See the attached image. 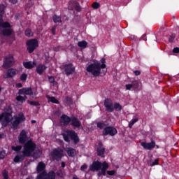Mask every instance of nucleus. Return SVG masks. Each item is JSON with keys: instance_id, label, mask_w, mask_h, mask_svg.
<instances>
[{"instance_id": "obj_3", "label": "nucleus", "mask_w": 179, "mask_h": 179, "mask_svg": "<svg viewBox=\"0 0 179 179\" xmlns=\"http://www.w3.org/2000/svg\"><path fill=\"white\" fill-rule=\"evenodd\" d=\"M108 169V164L104 162L101 163L99 161L94 162L92 164V166H90L91 171H99L101 170L100 172L98 173V176L100 177L101 176H106V171Z\"/></svg>"}, {"instance_id": "obj_58", "label": "nucleus", "mask_w": 179, "mask_h": 179, "mask_svg": "<svg viewBox=\"0 0 179 179\" xmlns=\"http://www.w3.org/2000/svg\"><path fill=\"white\" fill-rule=\"evenodd\" d=\"M35 122H36V120H31L32 124H35Z\"/></svg>"}, {"instance_id": "obj_51", "label": "nucleus", "mask_w": 179, "mask_h": 179, "mask_svg": "<svg viewBox=\"0 0 179 179\" xmlns=\"http://www.w3.org/2000/svg\"><path fill=\"white\" fill-rule=\"evenodd\" d=\"M173 51V52H176V54H178L179 48H175Z\"/></svg>"}, {"instance_id": "obj_27", "label": "nucleus", "mask_w": 179, "mask_h": 179, "mask_svg": "<svg viewBox=\"0 0 179 179\" xmlns=\"http://www.w3.org/2000/svg\"><path fill=\"white\" fill-rule=\"evenodd\" d=\"M8 27H10V24L8 22H2V18L0 17V29L3 30V29H6Z\"/></svg>"}, {"instance_id": "obj_38", "label": "nucleus", "mask_w": 179, "mask_h": 179, "mask_svg": "<svg viewBox=\"0 0 179 179\" xmlns=\"http://www.w3.org/2000/svg\"><path fill=\"white\" fill-rule=\"evenodd\" d=\"M12 150H14L15 152H19V150H22V146L21 145H17V146H13Z\"/></svg>"}, {"instance_id": "obj_61", "label": "nucleus", "mask_w": 179, "mask_h": 179, "mask_svg": "<svg viewBox=\"0 0 179 179\" xmlns=\"http://www.w3.org/2000/svg\"><path fill=\"white\" fill-rule=\"evenodd\" d=\"M73 179H78V178L73 177Z\"/></svg>"}, {"instance_id": "obj_17", "label": "nucleus", "mask_w": 179, "mask_h": 179, "mask_svg": "<svg viewBox=\"0 0 179 179\" xmlns=\"http://www.w3.org/2000/svg\"><path fill=\"white\" fill-rule=\"evenodd\" d=\"M141 145L144 148V149H146L147 150H152V149L156 146V143H155V141H152L151 143L142 142Z\"/></svg>"}, {"instance_id": "obj_32", "label": "nucleus", "mask_w": 179, "mask_h": 179, "mask_svg": "<svg viewBox=\"0 0 179 179\" xmlns=\"http://www.w3.org/2000/svg\"><path fill=\"white\" fill-rule=\"evenodd\" d=\"M53 22L55 23H62V19L59 16L55 15L53 17Z\"/></svg>"}, {"instance_id": "obj_10", "label": "nucleus", "mask_w": 179, "mask_h": 179, "mask_svg": "<svg viewBox=\"0 0 179 179\" xmlns=\"http://www.w3.org/2000/svg\"><path fill=\"white\" fill-rule=\"evenodd\" d=\"M62 69L64 70L65 74L67 76H69V75H72V73L75 72V67H73V65H72V64H63L62 66Z\"/></svg>"}, {"instance_id": "obj_57", "label": "nucleus", "mask_w": 179, "mask_h": 179, "mask_svg": "<svg viewBox=\"0 0 179 179\" xmlns=\"http://www.w3.org/2000/svg\"><path fill=\"white\" fill-rule=\"evenodd\" d=\"M34 159H37L38 157H36V155H32Z\"/></svg>"}, {"instance_id": "obj_8", "label": "nucleus", "mask_w": 179, "mask_h": 179, "mask_svg": "<svg viewBox=\"0 0 179 179\" xmlns=\"http://www.w3.org/2000/svg\"><path fill=\"white\" fill-rule=\"evenodd\" d=\"M68 8L69 10H76L77 12H80L82 10L80 4L74 0H71L69 2Z\"/></svg>"}, {"instance_id": "obj_39", "label": "nucleus", "mask_w": 179, "mask_h": 179, "mask_svg": "<svg viewBox=\"0 0 179 179\" xmlns=\"http://www.w3.org/2000/svg\"><path fill=\"white\" fill-rule=\"evenodd\" d=\"M2 174L4 179H9V176L8 175V171L3 170L2 171Z\"/></svg>"}, {"instance_id": "obj_44", "label": "nucleus", "mask_w": 179, "mask_h": 179, "mask_svg": "<svg viewBox=\"0 0 179 179\" xmlns=\"http://www.w3.org/2000/svg\"><path fill=\"white\" fill-rule=\"evenodd\" d=\"M5 156H6L5 151H0V159H4Z\"/></svg>"}, {"instance_id": "obj_36", "label": "nucleus", "mask_w": 179, "mask_h": 179, "mask_svg": "<svg viewBox=\"0 0 179 179\" xmlns=\"http://www.w3.org/2000/svg\"><path fill=\"white\" fill-rule=\"evenodd\" d=\"M135 122H138V118L133 119L130 121V123L129 124V128H132Z\"/></svg>"}, {"instance_id": "obj_12", "label": "nucleus", "mask_w": 179, "mask_h": 179, "mask_svg": "<svg viewBox=\"0 0 179 179\" xmlns=\"http://www.w3.org/2000/svg\"><path fill=\"white\" fill-rule=\"evenodd\" d=\"M104 106L106 111H108L109 113H113V111H114V103L111 99H105Z\"/></svg>"}, {"instance_id": "obj_62", "label": "nucleus", "mask_w": 179, "mask_h": 179, "mask_svg": "<svg viewBox=\"0 0 179 179\" xmlns=\"http://www.w3.org/2000/svg\"><path fill=\"white\" fill-rule=\"evenodd\" d=\"M27 179H30V178H27Z\"/></svg>"}, {"instance_id": "obj_7", "label": "nucleus", "mask_w": 179, "mask_h": 179, "mask_svg": "<svg viewBox=\"0 0 179 179\" xmlns=\"http://www.w3.org/2000/svg\"><path fill=\"white\" fill-rule=\"evenodd\" d=\"M64 157V150L61 148L55 149L52 153V157L53 160H57L59 162L61 159Z\"/></svg>"}, {"instance_id": "obj_6", "label": "nucleus", "mask_w": 179, "mask_h": 179, "mask_svg": "<svg viewBox=\"0 0 179 179\" xmlns=\"http://www.w3.org/2000/svg\"><path fill=\"white\" fill-rule=\"evenodd\" d=\"M28 52L31 54L38 47V42L36 39H31L27 42Z\"/></svg>"}, {"instance_id": "obj_56", "label": "nucleus", "mask_w": 179, "mask_h": 179, "mask_svg": "<svg viewBox=\"0 0 179 179\" xmlns=\"http://www.w3.org/2000/svg\"><path fill=\"white\" fill-rule=\"evenodd\" d=\"M61 165H62V167H65V162H62V164H61Z\"/></svg>"}, {"instance_id": "obj_26", "label": "nucleus", "mask_w": 179, "mask_h": 179, "mask_svg": "<svg viewBox=\"0 0 179 179\" xmlns=\"http://www.w3.org/2000/svg\"><path fill=\"white\" fill-rule=\"evenodd\" d=\"M45 169V164L44 162H41L38 163L37 168H36V171L37 173H41V171H44V169Z\"/></svg>"}, {"instance_id": "obj_29", "label": "nucleus", "mask_w": 179, "mask_h": 179, "mask_svg": "<svg viewBox=\"0 0 179 179\" xmlns=\"http://www.w3.org/2000/svg\"><path fill=\"white\" fill-rule=\"evenodd\" d=\"M1 33L3 36H10L12 34V29H1Z\"/></svg>"}, {"instance_id": "obj_37", "label": "nucleus", "mask_w": 179, "mask_h": 179, "mask_svg": "<svg viewBox=\"0 0 179 179\" xmlns=\"http://www.w3.org/2000/svg\"><path fill=\"white\" fill-rule=\"evenodd\" d=\"M25 35L27 36V37H31L33 36V32L31 31V29H27L25 31Z\"/></svg>"}, {"instance_id": "obj_35", "label": "nucleus", "mask_w": 179, "mask_h": 179, "mask_svg": "<svg viewBox=\"0 0 179 179\" xmlns=\"http://www.w3.org/2000/svg\"><path fill=\"white\" fill-rule=\"evenodd\" d=\"M48 79H49V82L50 83H52L53 86H57V85H58V83L55 82V78H54V77L52 76L48 77Z\"/></svg>"}, {"instance_id": "obj_4", "label": "nucleus", "mask_w": 179, "mask_h": 179, "mask_svg": "<svg viewBox=\"0 0 179 179\" xmlns=\"http://www.w3.org/2000/svg\"><path fill=\"white\" fill-rule=\"evenodd\" d=\"M26 120L23 113H20L18 116H15L11 120V128L13 129H17V127H19V124L20 122H23Z\"/></svg>"}, {"instance_id": "obj_13", "label": "nucleus", "mask_w": 179, "mask_h": 179, "mask_svg": "<svg viewBox=\"0 0 179 179\" xmlns=\"http://www.w3.org/2000/svg\"><path fill=\"white\" fill-rule=\"evenodd\" d=\"M13 62H15V60L13 59V56L10 55L5 58L3 66V68H9L12 66V65H13Z\"/></svg>"}, {"instance_id": "obj_60", "label": "nucleus", "mask_w": 179, "mask_h": 179, "mask_svg": "<svg viewBox=\"0 0 179 179\" xmlns=\"http://www.w3.org/2000/svg\"><path fill=\"white\" fill-rule=\"evenodd\" d=\"M2 92V88L0 87V93Z\"/></svg>"}, {"instance_id": "obj_48", "label": "nucleus", "mask_w": 179, "mask_h": 179, "mask_svg": "<svg viewBox=\"0 0 179 179\" xmlns=\"http://www.w3.org/2000/svg\"><path fill=\"white\" fill-rule=\"evenodd\" d=\"M107 174H108V176H114L115 174V171H108Z\"/></svg>"}, {"instance_id": "obj_49", "label": "nucleus", "mask_w": 179, "mask_h": 179, "mask_svg": "<svg viewBox=\"0 0 179 179\" xmlns=\"http://www.w3.org/2000/svg\"><path fill=\"white\" fill-rule=\"evenodd\" d=\"M63 138L66 142H69V136L66 134H63Z\"/></svg>"}, {"instance_id": "obj_2", "label": "nucleus", "mask_w": 179, "mask_h": 179, "mask_svg": "<svg viewBox=\"0 0 179 179\" xmlns=\"http://www.w3.org/2000/svg\"><path fill=\"white\" fill-rule=\"evenodd\" d=\"M106 69V59L103 58L101 59V62H96L93 64H90L87 67V71L92 73L93 76H100L101 73V69Z\"/></svg>"}, {"instance_id": "obj_30", "label": "nucleus", "mask_w": 179, "mask_h": 179, "mask_svg": "<svg viewBox=\"0 0 179 179\" xmlns=\"http://www.w3.org/2000/svg\"><path fill=\"white\" fill-rule=\"evenodd\" d=\"M78 47H80V48H81V50H84V48H86V47H87V42H86L85 41H80L78 43Z\"/></svg>"}, {"instance_id": "obj_47", "label": "nucleus", "mask_w": 179, "mask_h": 179, "mask_svg": "<svg viewBox=\"0 0 179 179\" xmlns=\"http://www.w3.org/2000/svg\"><path fill=\"white\" fill-rule=\"evenodd\" d=\"M20 79L21 80H26V79H27V74H22L21 76H20Z\"/></svg>"}, {"instance_id": "obj_33", "label": "nucleus", "mask_w": 179, "mask_h": 179, "mask_svg": "<svg viewBox=\"0 0 179 179\" xmlns=\"http://www.w3.org/2000/svg\"><path fill=\"white\" fill-rule=\"evenodd\" d=\"M114 110H117V111H121L122 110V106L118 103H115L113 106Z\"/></svg>"}, {"instance_id": "obj_18", "label": "nucleus", "mask_w": 179, "mask_h": 179, "mask_svg": "<svg viewBox=\"0 0 179 179\" xmlns=\"http://www.w3.org/2000/svg\"><path fill=\"white\" fill-rule=\"evenodd\" d=\"M106 149L103 148V143L101 142L99 143V147L96 149V153L98 156H101V157H104V152Z\"/></svg>"}, {"instance_id": "obj_40", "label": "nucleus", "mask_w": 179, "mask_h": 179, "mask_svg": "<svg viewBox=\"0 0 179 179\" xmlns=\"http://www.w3.org/2000/svg\"><path fill=\"white\" fill-rule=\"evenodd\" d=\"M92 8H93V9H99V8H100V3L98 2L93 3Z\"/></svg>"}, {"instance_id": "obj_22", "label": "nucleus", "mask_w": 179, "mask_h": 179, "mask_svg": "<svg viewBox=\"0 0 179 179\" xmlns=\"http://www.w3.org/2000/svg\"><path fill=\"white\" fill-rule=\"evenodd\" d=\"M20 143H25L27 141V136L26 135V131L22 130L18 137Z\"/></svg>"}, {"instance_id": "obj_34", "label": "nucleus", "mask_w": 179, "mask_h": 179, "mask_svg": "<svg viewBox=\"0 0 179 179\" xmlns=\"http://www.w3.org/2000/svg\"><path fill=\"white\" fill-rule=\"evenodd\" d=\"M47 99H48L51 103H55V104H58L59 103L57 99L54 96H47Z\"/></svg>"}, {"instance_id": "obj_50", "label": "nucleus", "mask_w": 179, "mask_h": 179, "mask_svg": "<svg viewBox=\"0 0 179 179\" xmlns=\"http://www.w3.org/2000/svg\"><path fill=\"white\" fill-rule=\"evenodd\" d=\"M87 169V166L86 164H84V165L81 166L80 171H85V170H86Z\"/></svg>"}, {"instance_id": "obj_52", "label": "nucleus", "mask_w": 179, "mask_h": 179, "mask_svg": "<svg viewBox=\"0 0 179 179\" xmlns=\"http://www.w3.org/2000/svg\"><path fill=\"white\" fill-rule=\"evenodd\" d=\"M134 73L136 75V76H139V75H141V71H135Z\"/></svg>"}, {"instance_id": "obj_1", "label": "nucleus", "mask_w": 179, "mask_h": 179, "mask_svg": "<svg viewBox=\"0 0 179 179\" xmlns=\"http://www.w3.org/2000/svg\"><path fill=\"white\" fill-rule=\"evenodd\" d=\"M36 150V143H34L31 140L28 141L24 145L22 153L20 152L14 158L15 163H19L23 162L25 157H30L33 152Z\"/></svg>"}, {"instance_id": "obj_63", "label": "nucleus", "mask_w": 179, "mask_h": 179, "mask_svg": "<svg viewBox=\"0 0 179 179\" xmlns=\"http://www.w3.org/2000/svg\"><path fill=\"white\" fill-rule=\"evenodd\" d=\"M0 138H1V134H0Z\"/></svg>"}, {"instance_id": "obj_20", "label": "nucleus", "mask_w": 179, "mask_h": 179, "mask_svg": "<svg viewBox=\"0 0 179 179\" xmlns=\"http://www.w3.org/2000/svg\"><path fill=\"white\" fill-rule=\"evenodd\" d=\"M71 125L73 127H75V128H80L82 126V123H80V121L76 117H71Z\"/></svg>"}, {"instance_id": "obj_31", "label": "nucleus", "mask_w": 179, "mask_h": 179, "mask_svg": "<svg viewBox=\"0 0 179 179\" xmlns=\"http://www.w3.org/2000/svg\"><path fill=\"white\" fill-rule=\"evenodd\" d=\"M97 128H99V129H104L105 128H107V125L104 122H99L96 123Z\"/></svg>"}, {"instance_id": "obj_46", "label": "nucleus", "mask_w": 179, "mask_h": 179, "mask_svg": "<svg viewBox=\"0 0 179 179\" xmlns=\"http://www.w3.org/2000/svg\"><path fill=\"white\" fill-rule=\"evenodd\" d=\"M174 38H176V36L171 35L169 36V41L170 43H173V41H174Z\"/></svg>"}, {"instance_id": "obj_5", "label": "nucleus", "mask_w": 179, "mask_h": 179, "mask_svg": "<svg viewBox=\"0 0 179 179\" xmlns=\"http://www.w3.org/2000/svg\"><path fill=\"white\" fill-rule=\"evenodd\" d=\"M12 120V115L10 113H4L0 115V122L3 127H6L8 122Z\"/></svg>"}, {"instance_id": "obj_15", "label": "nucleus", "mask_w": 179, "mask_h": 179, "mask_svg": "<svg viewBox=\"0 0 179 179\" xmlns=\"http://www.w3.org/2000/svg\"><path fill=\"white\" fill-rule=\"evenodd\" d=\"M126 90H136L139 87V83L138 81H133L131 84L125 85Z\"/></svg>"}, {"instance_id": "obj_53", "label": "nucleus", "mask_w": 179, "mask_h": 179, "mask_svg": "<svg viewBox=\"0 0 179 179\" xmlns=\"http://www.w3.org/2000/svg\"><path fill=\"white\" fill-rule=\"evenodd\" d=\"M142 39L144 40V41H146V34L142 36Z\"/></svg>"}, {"instance_id": "obj_42", "label": "nucleus", "mask_w": 179, "mask_h": 179, "mask_svg": "<svg viewBox=\"0 0 179 179\" xmlns=\"http://www.w3.org/2000/svg\"><path fill=\"white\" fill-rule=\"evenodd\" d=\"M3 10H5V6L3 4L0 5V15H3Z\"/></svg>"}, {"instance_id": "obj_59", "label": "nucleus", "mask_w": 179, "mask_h": 179, "mask_svg": "<svg viewBox=\"0 0 179 179\" xmlns=\"http://www.w3.org/2000/svg\"><path fill=\"white\" fill-rule=\"evenodd\" d=\"M19 87H22V84H18Z\"/></svg>"}, {"instance_id": "obj_24", "label": "nucleus", "mask_w": 179, "mask_h": 179, "mask_svg": "<svg viewBox=\"0 0 179 179\" xmlns=\"http://www.w3.org/2000/svg\"><path fill=\"white\" fill-rule=\"evenodd\" d=\"M23 65L27 69H31V68H34L37 64L35 62H26L23 63Z\"/></svg>"}, {"instance_id": "obj_28", "label": "nucleus", "mask_w": 179, "mask_h": 179, "mask_svg": "<svg viewBox=\"0 0 179 179\" xmlns=\"http://www.w3.org/2000/svg\"><path fill=\"white\" fill-rule=\"evenodd\" d=\"M27 99V96L26 95L23 94H19L18 96H16V100L17 101H19L20 103H24L26 100Z\"/></svg>"}, {"instance_id": "obj_41", "label": "nucleus", "mask_w": 179, "mask_h": 179, "mask_svg": "<svg viewBox=\"0 0 179 179\" xmlns=\"http://www.w3.org/2000/svg\"><path fill=\"white\" fill-rule=\"evenodd\" d=\"M157 164H159V159H155V161L149 164L151 167L153 166H157Z\"/></svg>"}, {"instance_id": "obj_25", "label": "nucleus", "mask_w": 179, "mask_h": 179, "mask_svg": "<svg viewBox=\"0 0 179 179\" xmlns=\"http://www.w3.org/2000/svg\"><path fill=\"white\" fill-rule=\"evenodd\" d=\"M66 152L68 156H69V157H75V156L76 155V150H75L72 148H66Z\"/></svg>"}, {"instance_id": "obj_16", "label": "nucleus", "mask_w": 179, "mask_h": 179, "mask_svg": "<svg viewBox=\"0 0 179 179\" xmlns=\"http://www.w3.org/2000/svg\"><path fill=\"white\" fill-rule=\"evenodd\" d=\"M19 94H22L23 96H31L33 94V91L31 88H22L19 90Z\"/></svg>"}, {"instance_id": "obj_19", "label": "nucleus", "mask_w": 179, "mask_h": 179, "mask_svg": "<svg viewBox=\"0 0 179 179\" xmlns=\"http://www.w3.org/2000/svg\"><path fill=\"white\" fill-rule=\"evenodd\" d=\"M71 119L66 115H62L60 118V122L62 125H68L71 122Z\"/></svg>"}, {"instance_id": "obj_9", "label": "nucleus", "mask_w": 179, "mask_h": 179, "mask_svg": "<svg viewBox=\"0 0 179 179\" xmlns=\"http://www.w3.org/2000/svg\"><path fill=\"white\" fill-rule=\"evenodd\" d=\"M117 129L113 127H105L102 131V135L107 136V135H110V136H114L117 135Z\"/></svg>"}, {"instance_id": "obj_11", "label": "nucleus", "mask_w": 179, "mask_h": 179, "mask_svg": "<svg viewBox=\"0 0 179 179\" xmlns=\"http://www.w3.org/2000/svg\"><path fill=\"white\" fill-rule=\"evenodd\" d=\"M36 179H55V173L50 171L47 174L46 172H43L37 176Z\"/></svg>"}, {"instance_id": "obj_23", "label": "nucleus", "mask_w": 179, "mask_h": 179, "mask_svg": "<svg viewBox=\"0 0 179 179\" xmlns=\"http://www.w3.org/2000/svg\"><path fill=\"white\" fill-rule=\"evenodd\" d=\"M68 135L74 141L75 143H78L79 142V138L78 137V134L73 131H69Z\"/></svg>"}, {"instance_id": "obj_45", "label": "nucleus", "mask_w": 179, "mask_h": 179, "mask_svg": "<svg viewBox=\"0 0 179 179\" xmlns=\"http://www.w3.org/2000/svg\"><path fill=\"white\" fill-rule=\"evenodd\" d=\"M31 106H38V102L27 101Z\"/></svg>"}, {"instance_id": "obj_43", "label": "nucleus", "mask_w": 179, "mask_h": 179, "mask_svg": "<svg viewBox=\"0 0 179 179\" xmlns=\"http://www.w3.org/2000/svg\"><path fill=\"white\" fill-rule=\"evenodd\" d=\"M65 101L66 103H67V104H71L72 103V99H71V97H66L65 99Z\"/></svg>"}, {"instance_id": "obj_14", "label": "nucleus", "mask_w": 179, "mask_h": 179, "mask_svg": "<svg viewBox=\"0 0 179 179\" xmlns=\"http://www.w3.org/2000/svg\"><path fill=\"white\" fill-rule=\"evenodd\" d=\"M17 73V70H16L15 69H10L7 71L6 74L3 75V79L13 78L14 76H16Z\"/></svg>"}, {"instance_id": "obj_21", "label": "nucleus", "mask_w": 179, "mask_h": 179, "mask_svg": "<svg viewBox=\"0 0 179 179\" xmlns=\"http://www.w3.org/2000/svg\"><path fill=\"white\" fill-rule=\"evenodd\" d=\"M47 69V66L44 64H39L36 66V73L38 75H43L44 72H45V70Z\"/></svg>"}, {"instance_id": "obj_54", "label": "nucleus", "mask_w": 179, "mask_h": 179, "mask_svg": "<svg viewBox=\"0 0 179 179\" xmlns=\"http://www.w3.org/2000/svg\"><path fill=\"white\" fill-rule=\"evenodd\" d=\"M52 34H55V27L52 28Z\"/></svg>"}, {"instance_id": "obj_55", "label": "nucleus", "mask_w": 179, "mask_h": 179, "mask_svg": "<svg viewBox=\"0 0 179 179\" xmlns=\"http://www.w3.org/2000/svg\"><path fill=\"white\" fill-rule=\"evenodd\" d=\"M11 2L13 3H17V0H11Z\"/></svg>"}]
</instances>
